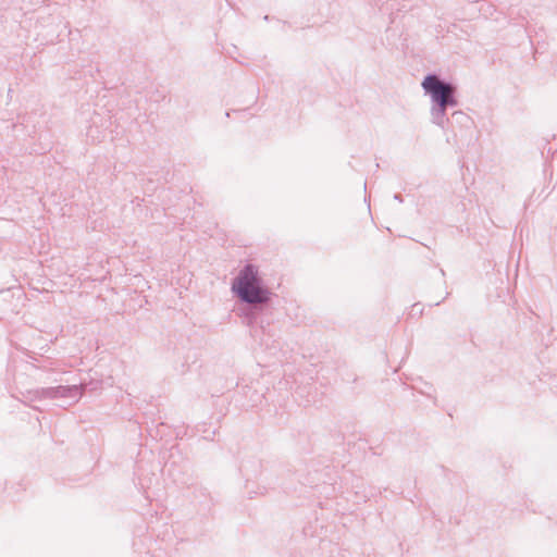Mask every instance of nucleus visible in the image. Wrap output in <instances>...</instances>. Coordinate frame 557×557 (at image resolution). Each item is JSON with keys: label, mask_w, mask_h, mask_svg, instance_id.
I'll use <instances>...</instances> for the list:
<instances>
[{"label": "nucleus", "mask_w": 557, "mask_h": 557, "mask_svg": "<svg viewBox=\"0 0 557 557\" xmlns=\"http://www.w3.org/2000/svg\"><path fill=\"white\" fill-rule=\"evenodd\" d=\"M423 88L432 95L434 101H436L442 109H445L447 104L454 103L450 100L453 89L449 85H445L437 79L435 76H428L422 83Z\"/></svg>", "instance_id": "obj_2"}, {"label": "nucleus", "mask_w": 557, "mask_h": 557, "mask_svg": "<svg viewBox=\"0 0 557 557\" xmlns=\"http://www.w3.org/2000/svg\"><path fill=\"white\" fill-rule=\"evenodd\" d=\"M233 289L243 300L250 304L265 302L270 297L269 290L260 285L258 272L252 265H247L240 271Z\"/></svg>", "instance_id": "obj_1"}]
</instances>
